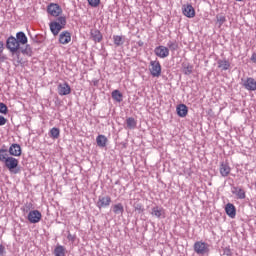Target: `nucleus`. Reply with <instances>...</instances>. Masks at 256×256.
I'll use <instances>...</instances> for the list:
<instances>
[{
	"mask_svg": "<svg viewBox=\"0 0 256 256\" xmlns=\"http://www.w3.org/2000/svg\"><path fill=\"white\" fill-rule=\"evenodd\" d=\"M4 165L5 167H7L10 173H14V174L19 173V169H17V167H19V160L17 158H14V157L7 158L4 162Z\"/></svg>",
	"mask_w": 256,
	"mask_h": 256,
	"instance_id": "obj_1",
	"label": "nucleus"
},
{
	"mask_svg": "<svg viewBox=\"0 0 256 256\" xmlns=\"http://www.w3.org/2000/svg\"><path fill=\"white\" fill-rule=\"evenodd\" d=\"M194 251L197 255H207L209 254V244L203 241H197L194 243Z\"/></svg>",
	"mask_w": 256,
	"mask_h": 256,
	"instance_id": "obj_2",
	"label": "nucleus"
},
{
	"mask_svg": "<svg viewBox=\"0 0 256 256\" xmlns=\"http://www.w3.org/2000/svg\"><path fill=\"white\" fill-rule=\"evenodd\" d=\"M6 48L10 51V53H15V51H19V49H21V44L14 36H10L6 40Z\"/></svg>",
	"mask_w": 256,
	"mask_h": 256,
	"instance_id": "obj_3",
	"label": "nucleus"
},
{
	"mask_svg": "<svg viewBox=\"0 0 256 256\" xmlns=\"http://www.w3.org/2000/svg\"><path fill=\"white\" fill-rule=\"evenodd\" d=\"M47 12L49 15H52V17H59V15L63 13V9L61 6H59V4L51 3L47 7Z\"/></svg>",
	"mask_w": 256,
	"mask_h": 256,
	"instance_id": "obj_4",
	"label": "nucleus"
},
{
	"mask_svg": "<svg viewBox=\"0 0 256 256\" xmlns=\"http://www.w3.org/2000/svg\"><path fill=\"white\" fill-rule=\"evenodd\" d=\"M111 205V196H99L98 201L96 202V207L98 209H107Z\"/></svg>",
	"mask_w": 256,
	"mask_h": 256,
	"instance_id": "obj_5",
	"label": "nucleus"
},
{
	"mask_svg": "<svg viewBox=\"0 0 256 256\" xmlns=\"http://www.w3.org/2000/svg\"><path fill=\"white\" fill-rule=\"evenodd\" d=\"M150 67L152 77H161V63L159 61H151Z\"/></svg>",
	"mask_w": 256,
	"mask_h": 256,
	"instance_id": "obj_6",
	"label": "nucleus"
},
{
	"mask_svg": "<svg viewBox=\"0 0 256 256\" xmlns=\"http://www.w3.org/2000/svg\"><path fill=\"white\" fill-rule=\"evenodd\" d=\"M182 13L188 19H193L195 17V8L191 4H184L182 5Z\"/></svg>",
	"mask_w": 256,
	"mask_h": 256,
	"instance_id": "obj_7",
	"label": "nucleus"
},
{
	"mask_svg": "<svg viewBox=\"0 0 256 256\" xmlns=\"http://www.w3.org/2000/svg\"><path fill=\"white\" fill-rule=\"evenodd\" d=\"M154 53L156 57L166 59V57L169 55V48L165 46H158L154 49Z\"/></svg>",
	"mask_w": 256,
	"mask_h": 256,
	"instance_id": "obj_8",
	"label": "nucleus"
},
{
	"mask_svg": "<svg viewBox=\"0 0 256 256\" xmlns=\"http://www.w3.org/2000/svg\"><path fill=\"white\" fill-rule=\"evenodd\" d=\"M242 81L244 89L247 91H256V81L253 78L249 77L246 80L242 79Z\"/></svg>",
	"mask_w": 256,
	"mask_h": 256,
	"instance_id": "obj_9",
	"label": "nucleus"
},
{
	"mask_svg": "<svg viewBox=\"0 0 256 256\" xmlns=\"http://www.w3.org/2000/svg\"><path fill=\"white\" fill-rule=\"evenodd\" d=\"M41 217L42 215L39 210H32L28 214V221H30V223H39V221H41Z\"/></svg>",
	"mask_w": 256,
	"mask_h": 256,
	"instance_id": "obj_10",
	"label": "nucleus"
},
{
	"mask_svg": "<svg viewBox=\"0 0 256 256\" xmlns=\"http://www.w3.org/2000/svg\"><path fill=\"white\" fill-rule=\"evenodd\" d=\"M151 215L157 219H165V209L161 206H155L152 208Z\"/></svg>",
	"mask_w": 256,
	"mask_h": 256,
	"instance_id": "obj_11",
	"label": "nucleus"
},
{
	"mask_svg": "<svg viewBox=\"0 0 256 256\" xmlns=\"http://www.w3.org/2000/svg\"><path fill=\"white\" fill-rule=\"evenodd\" d=\"M71 93V86L67 83H62L58 85V95L65 96Z\"/></svg>",
	"mask_w": 256,
	"mask_h": 256,
	"instance_id": "obj_12",
	"label": "nucleus"
},
{
	"mask_svg": "<svg viewBox=\"0 0 256 256\" xmlns=\"http://www.w3.org/2000/svg\"><path fill=\"white\" fill-rule=\"evenodd\" d=\"M226 215L230 217L231 219H235V216L237 215V209L235 208V205L232 203H228L225 206Z\"/></svg>",
	"mask_w": 256,
	"mask_h": 256,
	"instance_id": "obj_13",
	"label": "nucleus"
},
{
	"mask_svg": "<svg viewBox=\"0 0 256 256\" xmlns=\"http://www.w3.org/2000/svg\"><path fill=\"white\" fill-rule=\"evenodd\" d=\"M90 35L92 41H94L95 43H101V41H103V34H101V31L97 29H92L90 31Z\"/></svg>",
	"mask_w": 256,
	"mask_h": 256,
	"instance_id": "obj_14",
	"label": "nucleus"
},
{
	"mask_svg": "<svg viewBox=\"0 0 256 256\" xmlns=\"http://www.w3.org/2000/svg\"><path fill=\"white\" fill-rule=\"evenodd\" d=\"M59 42L62 45H67L71 43V33L69 31H64L59 35Z\"/></svg>",
	"mask_w": 256,
	"mask_h": 256,
	"instance_id": "obj_15",
	"label": "nucleus"
},
{
	"mask_svg": "<svg viewBox=\"0 0 256 256\" xmlns=\"http://www.w3.org/2000/svg\"><path fill=\"white\" fill-rule=\"evenodd\" d=\"M8 152L12 157H21V146L19 144H12Z\"/></svg>",
	"mask_w": 256,
	"mask_h": 256,
	"instance_id": "obj_16",
	"label": "nucleus"
},
{
	"mask_svg": "<svg viewBox=\"0 0 256 256\" xmlns=\"http://www.w3.org/2000/svg\"><path fill=\"white\" fill-rule=\"evenodd\" d=\"M178 117H187V113H189V108L185 104H179L176 107Z\"/></svg>",
	"mask_w": 256,
	"mask_h": 256,
	"instance_id": "obj_17",
	"label": "nucleus"
},
{
	"mask_svg": "<svg viewBox=\"0 0 256 256\" xmlns=\"http://www.w3.org/2000/svg\"><path fill=\"white\" fill-rule=\"evenodd\" d=\"M61 29H65V26H62L57 22L50 23V30L53 35H59V32L61 31Z\"/></svg>",
	"mask_w": 256,
	"mask_h": 256,
	"instance_id": "obj_18",
	"label": "nucleus"
},
{
	"mask_svg": "<svg viewBox=\"0 0 256 256\" xmlns=\"http://www.w3.org/2000/svg\"><path fill=\"white\" fill-rule=\"evenodd\" d=\"M231 173V167L229 164L222 162L220 165V174L222 177H227Z\"/></svg>",
	"mask_w": 256,
	"mask_h": 256,
	"instance_id": "obj_19",
	"label": "nucleus"
},
{
	"mask_svg": "<svg viewBox=\"0 0 256 256\" xmlns=\"http://www.w3.org/2000/svg\"><path fill=\"white\" fill-rule=\"evenodd\" d=\"M232 194L236 195L237 199H245L246 197L245 191L241 187H233Z\"/></svg>",
	"mask_w": 256,
	"mask_h": 256,
	"instance_id": "obj_20",
	"label": "nucleus"
},
{
	"mask_svg": "<svg viewBox=\"0 0 256 256\" xmlns=\"http://www.w3.org/2000/svg\"><path fill=\"white\" fill-rule=\"evenodd\" d=\"M16 41H18V44L20 45H27V35H25V32L20 31L16 34Z\"/></svg>",
	"mask_w": 256,
	"mask_h": 256,
	"instance_id": "obj_21",
	"label": "nucleus"
},
{
	"mask_svg": "<svg viewBox=\"0 0 256 256\" xmlns=\"http://www.w3.org/2000/svg\"><path fill=\"white\" fill-rule=\"evenodd\" d=\"M20 52L22 55H26V57H33V48L29 44H26L24 48L20 47Z\"/></svg>",
	"mask_w": 256,
	"mask_h": 256,
	"instance_id": "obj_22",
	"label": "nucleus"
},
{
	"mask_svg": "<svg viewBox=\"0 0 256 256\" xmlns=\"http://www.w3.org/2000/svg\"><path fill=\"white\" fill-rule=\"evenodd\" d=\"M96 143H97L98 147H101V148L107 147V138H106V136L102 135V134L98 135L96 137Z\"/></svg>",
	"mask_w": 256,
	"mask_h": 256,
	"instance_id": "obj_23",
	"label": "nucleus"
},
{
	"mask_svg": "<svg viewBox=\"0 0 256 256\" xmlns=\"http://www.w3.org/2000/svg\"><path fill=\"white\" fill-rule=\"evenodd\" d=\"M112 211L115 213V215H123L125 208L123 207V204L118 203L112 206Z\"/></svg>",
	"mask_w": 256,
	"mask_h": 256,
	"instance_id": "obj_24",
	"label": "nucleus"
},
{
	"mask_svg": "<svg viewBox=\"0 0 256 256\" xmlns=\"http://www.w3.org/2000/svg\"><path fill=\"white\" fill-rule=\"evenodd\" d=\"M218 67L222 69V71H227L229 67H231V63H229L227 59L218 60Z\"/></svg>",
	"mask_w": 256,
	"mask_h": 256,
	"instance_id": "obj_25",
	"label": "nucleus"
},
{
	"mask_svg": "<svg viewBox=\"0 0 256 256\" xmlns=\"http://www.w3.org/2000/svg\"><path fill=\"white\" fill-rule=\"evenodd\" d=\"M112 99H114V101H116L117 103H121V101H123V93H121V91L119 90H114L112 91Z\"/></svg>",
	"mask_w": 256,
	"mask_h": 256,
	"instance_id": "obj_26",
	"label": "nucleus"
},
{
	"mask_svg": "<svg viewBox=\"0 0 256 256\" xmlns=\"http://www.w3.org/2000/svg\"><path fill=\"white\" fill-rule=\"evenodd\" d=\"M65 247L62 245H57L54 249V256H65Z\"/></svg>",
	"mask_w": 256,
	"mask_h": 256,
	"instance_id": "obj_27",
	"label": "nucleus"
},
{
	"mask_svg": "<svg viewBox=\"0 0 256 256\" xmlns=\"http://www.w3.org/2000/svg\"><path fill=\"white\" fill-rule=\"evenodd\" d=\"M13 60L17 63V65H20L21 61H23V59H21V51L16 50L15 52H10Z\"/></svg>",
	"mask_w": 256,
	"mask_h": 256,
	"instance_id": "obj_28",
	"label": "nucleus"
},
{
	"mask_svg": "<svg viewBox=\"0 0 256 256\" xmlns=\"http://www.w3.org/2000/svg\"><path fill=\"white\" fill-rule=\"evenodd\" d=\"M126 125L128 129H135L137 127V121H135V118L129 117L126 119Z\"/></svg>",
	"mask_w": 256,
	"mask_h": 256,
	"instance_id": "obj_29",
	"label": "nucleus"
},
{
	"mask_svg": "<svg viewBox=\"0 0 256 256\" xmlns=\"http://www.w3.org/2000/svg\"><path fill=\"white\" fill-rule=\"evenodd\" d=\"M59 135H61V130H59V128L53 127V128L50 130V137H51L52 139H59Z\"/></svg>",
	"mask_w": 256,
	"mask_h": 256,
	"instance_id": "obj_30",
	"label": "nucleus"
},
{
	"mask_svg": "<svg viewBox=\"0 0 256 256\" xmlns=\"http://www.w3.org/2000/svg\"><path fill=\"white\" fill-rule=\"evenodd\" d=\"M7 159H9V152L7 151V149H0V161L2 163H5Z\"/></svg>",
	"mask_w": 256,
	"mask_h": 256,
	"instance_id": "obj_31",
	"label": "nucleus"
},
{
	"mask_svg": "<svg viewBox=\"0 0 256 256\" xmlns=\"http://www.w3.org/2000/svg\"><path fill=\"white\" fill-rule=\"evenodd\" d=\"M183 73L184 75H191L193 73V65L183 64Z\"/></svg>",
	"mask_w": 256,
	"mask_h": 256,
	"instance_id": "obj_32",
	"label": "nucleus"
},
{
	"mask_svg": "<svg viewBox=\"0 0 256 256\" xmlns=\"http://www.w3.org/2000/svg\"><path fill=\"white\" fill-rule=\"evenodd\" d=\"M113 41H114V45H116L117 47H121V45H123V43H124L123 37H121L119 35H114Z\"/></svg>",
	"mask_w": 256,
	"mask_h": 256,
	"instance_id": "obj_33",
	"label": "nucleus"
},
{
	"mask_svg": "<svg viewBox=\"0 0 256 256\" xmlns=\"http://www.w3.org/2000/svg\"><path fill=\"white\" fill-rule=\"evenodd\" d=\"M167 47L170 51H177V49H179V44H177V41H168Z\"/></svg>",
	"mask_w": 256,
	"mask_h": 256,
	"instance_id": "obj_34",
	"label": "nucleus"
},
{
	"mask_svg": "<svg viewBox=\"0 0 256 256\" xmlns=\"http://www.w3.org/2000/svg\"><path fill=\"white\" fill-rule=\"evenodd\" d=\"M54 23H59V25H62V27H65L67 25V18L65 16H59Z\"/></svg>",
	"mask_w": 256,
	"mask_h": 256,
	"instance_id": "obj_35",
	"label": "nucleus"
},
{
	"mask_svg": "<svg viewBox=\"0 0 256 256\" xmlns=\"http://www.w3.org/2000/svg\"><path fill=\"white\" fill-rule=\"evenodd\" d=\"M218 27H221L223 23L227 21V18L224 15H217L216 16Z\"/></svg>",
	"mask_w": 256,
	"mask_h": 256,
	"instance_id": "obj_36",
	"label": "nucleus"
},
{
	"mask_svg": "<svg viewBox=\"0 0 256 256\" xmlns=\"http://www.w3.org/2000/svg\"><path fill=\"white\" fill-rule=\"evenodd\" d=\"M0 113H2V115H7V113H9L7 105H5L3 102H0Z\"/></svg>",
	"mask_w": 256,
	"mask_h": 256,
	"instance_id": "obj_37",
	"label": "nucleus"
},
{
	"mask_svg": "<svg viewBox=\"0 0 256 256\" xmlns=\"http://www.w3.org/2000/svg\"><path fill=\"white\" fill-rule=\"evenodd\" d=\"M90 7H99L101 0H87Z\"/></svg>",
	"mask_w": 256,
	"mask_h": 256,
	"instance_id": "obj_38",
	"label": "nucleus"
},
{
	"mask_svg": "<svg viewBox=\"0 0 256 256\" xmlns=\"http://www.w3.org/2000/svg\"><path fill=\"white\" fill-rule=\"evenodd\" d=\"M134 209H135V211H137L138 213H143V211L145 210V209L143 208V205L140 204V203L134 204Z\"/></svg>",
	"mask_w": 256,
	"mask_h": 256,
	"instance_id": "obj_39",
	"label": "nucleus"
},
{
	"mask_svg": "<svg viewBox=\"0 0 256 256\" xmlns=\"http://www.w3.org/2000/svg\"><path fill=\"white\" fill-rule=\"evenodd\" d=\"M223 255H226V256H231L232 253H231V249L229 247H225L223 249Z\"/></svg>",
	"mask_w": 256,
	"mask_h": 256,
	"instance_id": "obj_40",
	"label": "nucleus"
},
{
	"mask_svg": "<svg viewBox=\"0 0 256 256\" xmlns=\"http://www.w3.org/2000/svg\"><path fill=\"white\" fill-rule=\"evenodd\" d=\"M7 123V119L0 115V127H3Z\"/></svg>",
	"mask_w": 256,
	"mask_h": 256,
	"instance_id": "obj_41",
	"label": "nucleus"
},
{
	"mask_svg": "<svg viewBox=\"0 0 256 256\" xmlns=\"http://www.w3.org/2000/svg\"><path fill=\"white\" fill-rule=\"evenodd\" d=\"M0 256H5V246L0 245Z\"/></svg>",
	"mask_w": 256,
	"mask_h": 256,
	"instance_id": "obj_42",
	"label": "nucleus"
},
{
	"mask_svg": "<svg viewBox=\"0 0 256 256\" xmlns=\"http://www.w3.org/2000/svg\"><path fill=\"white\" fill-rule=\"evenodd\" d=\"M3 51H5V44L3 41H0V54L3 53Z\"/></svg>",
	"mask_w": 256,
	"mask_h": 256,
	"instance_id": "obj_43",
	"label": "nucleus"
},
{
	"mask_svg": "<svg viewBox=\"0 0 256 256\" xmlns=\"http://www.w3.org/2000/svg\"><path fill=\"white\" fill-rule=\"evenodd\" d=\"M7 59V56L3 55V53H0V61H5Z\"/></svg>",
	"mask_w": 256,
	"mask_h": 256,
	"instance_id": "obj_44",
	"label": "nucleus"
},
{
	"mask_svg": "<svg viewBox=\"0 0 256 256\" xmlns=\"http://www.w3.org/2000/svg\"><path fill=\"white\" fill-rule=\"evenodd\" d=\"M31 39L34 43H39V40H37V36H31Z\"/></svg>",
	"mask_w": 256,
	"mask_h": 256,
	"instance_id": "obj_45",
	"label": "nucleus"
},
{
	"mask_svg": "<svg viewBox=\"0 0 256 256\" xmlns=\"http://www.w3.org/2000/svg\"><path fill=\"white\" fill-rule=\"evenodd\" d=\"M67 239H69V241H73V235H71V234H68V237H67Z\"/></svg>",
	"mask_w": 256,
	"mask_h": 256,
	"instance_id": "obj_46",
	"label": "nucleus"
},
{
	"mask_svg": "<svg viewBox=\"0 0 256 256\" xmlns=\"http://www.w3.org/2000/svg\"><path fill=\"white\" fill-rule=\"evenodd\" d=\"M138 45H139V47H143V45H144L143 41H139Z\"/></svg>",
	"mask_w": 256,
	"mask_h": 256,
	"instance_id": "obj_47",
	"label": "nucleus"
},
{
	"mask_svg": "<svg viewBox=\"0 0 256 256\" xmlns=\"http://www.w3.org/2000/svg\"><path fill=\"white\" fill-rule=\"evenodd\" d=\"M236 1H243V0H236Z\"/></svg>",
	"mask_w": 256,
	"mask_h": 256,
	"instance_id": "obj_48",
	"label": "nucleus"
}]
</instances>
